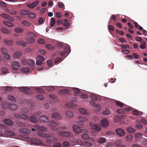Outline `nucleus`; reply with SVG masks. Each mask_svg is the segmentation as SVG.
Segmentation results:
<instances>
[{"instance_id":"37","label":"nucleus","mask_w":147,"mask_h":147,"mask_svg":"<svg viewBox=\"0 0 147 147\" xmlns=\"http://www.w3.org/2000/svg\"><path fill=\"white\" fill-rule=\"evenodd\" d=\"M106 139L103 137L100 138L98 140V142L100 144H102L106 142Z\"/></svg>"},{"instance_id":"50","label":"nucleus","mask_w":147,"mask_h":147,"mask_svg":"<svg viewBox=\"0 0 147 147\" xmlns=\"http://www.w3.org/2000/svg\"><path fill=\"white\" fill-rule=\"evenodd\" d=\"M28 16L31 18H34L36 16V15L35 13L33 12L29 13Z\"/></svg>"},{"instance_id":"38","label":"nucleus","mask_w":147,"mask_h":147,"mask_svg":"<svg viewBox=\"0 0 147 147\" xmlns=\"http://www.w3.org/2000/svg\"><path fill=\"white\" fill-rule=\"evenodd\" d=\"M22 24L27 26H30L31 23L29 22L26 20H24L22 22Z\"/></svg>"},{"instance_id":"15","label":"nucleus","mask_w":147,"mask_h":147,"mask_svg":"<svg viewBox=\"0 0 147 147\" xmlns=\"http://www.w3.org/2000/svg\"><path fill=\"white\" fill-rule=\"evenodd\" d=\"M58 134L60 135L63 136L64 137L67 138L69 137L71 135L70 132L68 131L64 132L63 131H60L58 132Z\"/></svg>"},{"instance_id":"19","label":"nucleus","mask_w":147,"mask_h":147,"mask_svg":"<svg viewBox=\"0 0 147 147\" xmlns=\"http://www.w3.org/2000/svg\"><path fill=\"white\" fill-rule=\"evenodd\" d=\"M72 89L73 91H74V94L75 96H78L80 93L82 92H81L80 89L78 88H73Z\"/></svg>"},{"instance_id":"10","label":"nucleus","mask_w":147,"mask_h":147,"mask_svg":"<svg viewBox=\"0 0 147 147\" xmlns=\"http://www.w3.org/2000/svg\"><path fill=\"white\" fill-rule=\"evenodd\" d=\"M40 121L42 123L47 122L49 121V117L45 115H41L40 116L39 118Z\"/></svg>"},{"instance_id":"20","label":"nucleus","mask_w":147,"mask_h":147,"mask_svg":"<svg viewBox=\"0 0 147 147\" xmlns=\"http://www.w3.org/2000/svg\"><path fill=\"white\" fill-rule=\"evenodd\" d=\"M34 128L36 129L42 131H46L47 129V128L45 127L38 125L35 126Z\"/></svg>"},{"instance_id":"16","label":"nucleus","mask_w":147,"mask_h":147,"mask_svg":"<svg viewBox=\"0 0 147 147\" xmlns=\"http://www.w3.org/2000/svg\"><path fill=\"white\" fill-rule=\"evenodd\" d=\"M17 45L21 46L23 47H25L26 46L27 43L23 40H19L17 41L16 42Z\"/></svg>"},{"instance_id":"28","label":"nucleus","mask_w":147,"mask_h":147,"mask_svg":"<svg viewBox=\"0 0 147 147\" xmlns=\"http://www.w3.org/2000/svg\"><path fill=\"white\" fill-rule=\"evenodd\" d=\"M3 23L5 25L9 27H12L13 26V24L9 22L4 21H3Z\"/></svg>"},{"instance_id":"23","label":"nucleus","mask_w":147,"mask_h":147,"mask_svg":"<svg viewBox=\"0 0 147 147\" xmlns=\"http://www.w3.org/2000/svg\"><path fill=\"white\" fill-rule=\"evenodd\" d=\"M34 62L33 60L32 59H28V65L29 66L32 68H34Z\"/></svg>"},{"instance_id":"8","label":"nucleus","mask_w":147,"mask_h":147,"mask_svg":"<svg viewBox=\"0 0 147 147\" xmlns=\"http://www.w3.org/2000/svg\"><path fill=\"white\" fill-rule=\"evenodd\" d=\"M115 132L120 136H123L125 134L124 130L121 128H118L116 129L115 130Z\"/></svg>"},{"instance_id":"35","label":"nucleus","mask_w":147,"mask_h":147,"mask_svg":"<svg viewBox=\"0 0 147 147\" xmlns=\"http://www.w3.org/2000/svg\"><path fill=\"white\" fill-rule=\"evenodd\" d=\"M7 98L9 100H11L13 102H15L16 101V99L15 97L11 95H8Z\"/></svg>"},{"instance_id":"7","label":"nucleus","mask_w":147,"mask_h":147,"mask_svg":"<svg viewBox=\"0 0 147 147\" xmlns=\"http://www.w3.org/2000/svg\"><path fill=\"white\" fill-rule=\"evenodd\" d=\"M1 16L2 18L6 19H8L11 22H13L14 20L13 18L7 14L2 13L1 14Z\"/></svg>"},{"instance_id":"45","label":"nucleus","mask_w":147,"mask_h":147,"mask_svg":"<svg viewBox=\"0 0 147 147\" xmlns=\"http://www.w3.org/2000/svg\"><path fill=\"white\" fill-rule=\"evenodd\" d=\"M55 23V20L53 18L51 19L50 25L51 27H53Z\"/></svg>"},{"instance_id":"60","label":"nucleus","mask_w":147,"mask_h":147,"mask_svg":"<svg viewBox=\"0 0 147 147\" xmlns=\"http://www.w3.org/2000/svg\"><path fill=\"white\" fill-rule=\"evenodd\" d=\"M62 59L61 57H58L56 58L55 59V63H57L59 61H61Z\"/></svg>"},{"instance_id":"52","label":"nucleus","mask_w":147,"mask_h":147,"mask_svg":"<svg viewBox=\"0 0 147 147\" xmlns=\"http://www.w3.org/2000/svg\"><path fill=\"white\" fill-rule=\"evenodd\" d=\"M47 48L50 49H55V47L53 45L50 44H48L46 46Z\"/></svg>"},{"instance_id":"40","label":"nucleus","mask_w":147,"mask_h":147,"mask_svg":"<svg viewBox=\"0 0 147 147\" xmlns=\"http://www.w3.org/2000/svg\"><path fill=\"white\" fill-rule=\"evenodd\" d=\"M133 139V137L130 135H128L126 136L125 140L128 141H131Z\"/></svg>"},{"instance_id":"63","label":"nucleus","mask_w":147,"mask_h":147,"mask_svg":"<svg viewBox=\"0 0 147 147\" xmlns=\"http://www.w3.org/2000/svg\"><path fill=\"white\" fill-rule=\"evenodd\" d=\"M65 106L67 107H73V105L70 102H68L65 104Z\"/></svg>"},{"instance_id":"25","label":"nucleus","mask_w":147,"mask_h":147,"mask_svg":"<svg viewBox=\"0 0 147 147\" xmlns=\"http://www.w3.org/2000/svg\"><path fill=\"white\" fill-rule=\"evenodd\" d=\"M7 12L12 15H15L16 14V12L11 8H8L6 9Z\"/></svg>"},{"instance_id":"41","label":"nucleus","mask_w":147,"mask_h":147,"mask_svg":"<svg viewBox=\"0 0 147 147\" xmlns=\"http://www.w3.org/2000/svg\"><path fill=\"white\" fill-rule=\"evenodd\" d=\"M14 31L17 33H21L23 32V30L21 28H16L14 29Z\"/></svg>"},{"instance_id":"55","label":"nucleus","mask_w":147,"mask_h":147,"mask_svg":"<svg viewBox=\"0 0 147 147\" xmlns=\"http://www.w3.org/2000/svg\"><path fill=\"white\" fill-rule=\"evenodd\" d=\"M47 63L48 65L50 67L52 66L53 63V61L51 59H48L47 61Z\"/></svg>"},{"instance_id":"64","label":"nucleus","mask_w":147,"mask_h":147,"mask_svg":"<svg viewBox=\"0 0 147 147\" xmlns=\"http://www.w3.org/2000/svg\"><path fill=\"white\" fill-rule=\"evenodd\" d=\"M44 21V19L42 17L40 18L38 20V23L39 24H42Z\"/></svg>"},{"instance_id":"1","label":"nucleus","mask_w":147,"mask_h":147,"mask_svg":"<svg viewBox=\"0 0 147 147\" xmlns=\"http://www.w3.org/2000/svg\"><path fill=\"white\" fill-rule=\"evenodd\" d=\"M38 135L41 137L46 138V142L48 143H51L52 142H54L56 141L57 140L53 136H50L47 134L44 133L42 132H39L38 133Z\"/></svg>"},{"instance_id":"53","label":"nucleus","mask_w":147,"mask_h":147,"mask_svg":"<svg viewBox=\"0 0 147 147\" xmlns=\"http://www.w3.org/2000/svg\"><path fill=\"white\" fill-rule=\"evenodd\" d=\"M20 118H23L25 119H28L29 117L27 115L24 114H20Z\"/></svg>"},{"instance_id":"14","label":"nucleus","mask_w":147,"mask_h":147,"mask_svg":"<svg viewBox=\"0 0 147 147\" xmlns=\"http://www.w3.org/2000/svg\"><path fill=\"white\" fill-rule=\"evenodd\" d=\"M39 3V1L36 0L31 4H28L26 5V6L32 9L36 7Z\"/></svg>"},{"instance_id":"39","label":"nucleus","mask_w":147,"mask_h":147,"mask_svg":"<svg viewBox=\"0 0 147 147\" xmlns=\"http://www.w3.org/2000/svg\"><path fill=\"white\" fill-rule=\"evenodd\" d=\"M3 56L4 58L7 60H9L11 58V56L7 53L3 55Z\"/></svg>"},{"instance_id":"59","label":"nucleus","mask_w":147,"mask_h":147,"mask_svg":"<svg viewBox=\"0 0 147 147\" xmlns=\"http://www.w3.org/2000/svg\"><path fill=\"white\" fill-rule=\"evenodd\" d=\"M69 143L67 141H64L63 143V145L64 147H67L69 145Z\"/></svg>"},{"instance_id":"29","label":"nucleus","mask_w":147,"mask_h":147,"mask_svg":"<svg viewBox=\"0 0 147 147\" xmlns=\"http://www.w3.org/2000/svg\"><path fill=\"white\" fill-rule=\"evenodd\" d=\"M59 92L61 94H66L67 95L69 94V91L67 89H63L60 90Z\"/></svg>"},{"instance_id":"27","label":"nucleus","mask_w":147,"mask_h":147,"mask_svg":"<svg viewBox=\"0 0 147 147\" xmlns=\"http://www.w3.org/2000/svg\"><path fill=\"white\" fill-rule=\"evenodd\" d=\"M65 115L69 118H72L74 116L73 114L71 112L69 111H67L66 112Z\"/></svg>"},{"instance_id":"17","label":"nucleus","mask_w":147,"mask_h":147,"mask_svg":"<svg viewBox=\"0 0 147 147\" xmlns=\"http://www.w3.org/2000/svg\"><path fill=\"white\" fill-rule=\"evenodd\" d=\"M20 130V132L26 134H30L31 132L30 129L25 128H21Z\"/></svg>"},{"instance_id":"11","label":"nucleus","mask_w":147,"mask_h":147,"mask_svg":"<svg viewBox=\"0 0 147 147\" xmlns=\"http://www.w3.org/2000/svg\"><path fill=\"white\" fill-rule=\"evenodd\" d=\"M90 125L93 129L97 131H99L101 129V127L99 125L91 123L90 124Z\"/></svg>"},{"instance_id":"3","label":"nucleus","mask_w":147,"mask_h":147,"mask_svg":"<svg viewBox=\"0 0 147 147\" xmlns=\"http://www.w3.org/2000/svg\"><path fill=\"white\" fill-rule=\"evenodd\" d=\"M78 144L81 146L85 147L90 146H92V144L88 142L82 141L80 139H78L77 140Z\"/></svg>"},{"instance_id":"44","label":"nucleus","mask_w":147,"mask_h":147,"mask_svg":"<svg viewBox=\"0 0 147 147\" xmlns=\"http://www.w3.org/2000/svg\"><path fill=\"white\" fill-rule=\"evenodd\" d=\"M19 89L21 91H28L30 90V89L26 87H20Z\"/></svg>"},{"instance_id":"33","label":"nucleus","mask_w":147,"mask_h":147,"mask_svg":"<svg viewBox=\"0 0 147 147\" xmlns=\"http://www.w3.org/2000/svg\"><path fill=\"white\" fill-rule=\"evenodd\" d=\"M127 130L129 133H133L135 131V129L131 126H129L127 127Z\"/></svg>"},{"instance_id":"34","label":"nucleus","mask_w":147,"mask_h":147,"mask_svg":"<svg viewBox=\"0 0 147 147\" xmlns=\"http://www.w3.org/2000/svg\"><path fill=\"white\" fill-rule=\"evenodd\" d=\"M111 112L109 109H106L105 110L103 111L102 114L104 115H108L110 114Z\"/></svg>"},{"instance_id":"54","label":"nucleus","mask_w":147,"mask_h":147,"mask_svg":"<svg viewBox=\"0 0 147 147\" xmlns=\"http://www.w3.org/2000/svg\"><path fill=\"white\" fill-rule=\"evenodd\" d=\"M61 144L59 142L54 143L53 145V147H61Z\"/></svg>"},{"instance_id":"49","label":"nucleus","mask_w":147,"mask_h":147,"mask_svg":"<svg viewBox=\"0 0 147 147\" xmlns=\"http://www.w3.org/2000/svg\"><path fill=\"white\" fill-rule=\"evenodd\" d=\"M8 104L7 102H4L1 103V106L3 109H5L8 106Z\"/></svg>"},{"instance_id":"4","label":"nucleus","mask_w":147,"mask_h":147,"mask_svg":"<svg viewBox=\"0 0 147 147\" xmlns=\"http://www.w3.org/2000/svg\"><path fill=\"white\" fill-rule=\"evenodd\" d=\"M73 130L76 134H79L81 133L83 130L82 127L77 125H74L72 127Z\"/></svg>"},{"instance_id":"21","label":"nucleus","mask_w":147,"mask_h":147,"mask_svg":"<svg viewBox=\"0 0 147 147\" xmlns=\"http://www.w3.org/2000/svg\"><path fill=\"white\" fill-rule=\"evenodd\" d=\"M22 55V53L19 51H17L14 53L13 55V57L14 58H20Z\"/></svg>"},{"instance_id":"12","label":"nucleus","mask_w":147,"mask_h":147,"mask_svg":"<svg viewBox=\"0 0 147 147\" xmlns=\"http://www.w3.org/2000/svg\"><path fill=\"white\" fill-rule=\"evenodd\" d=\"M52 117L55 120H60L62 119L61 115L57 113H53L52 115Z\"/></svg>"},{"instance_id":"51","label":"nucleus","mask_w":147,"mask_h":147,"mask_svg":"<svg viewBox=\"0 0 147 147\" xmlns=\"http://www.w3.org/2000/svg\"><path fill=\"white\" fill-rule=\"evenodd\" d=\"M2 32L5 34H8L9 33V32L8 30L5 28H3L1 30Z\"/></svg>"},{"instance_id":"42","label":"nucleus","mask_w":147,"mask_h":147,"mask_svg":"<svg viewBox=\"0 0 147 147\" xmlns=\"http://www.w3.org/2000/svg\"><path fill=\"white\" fill-rule=\"evenodd\" d=\"M81 137L84 140H88L90 138L89 136L86 134H84L82 135Z\"/></svg>"},{"instance_id":"47","label":"nucleus","mask_w":147,"mask_h":147,"mask_svg":"<svg viewBox=\"0 0 147 147\" xmlns=\"http://www.w3.org/2000/svg\"><path fill=\"white\" fill-rule=\"evenodd\" d=\"M63 25L65 28H67L69 26V21L68 20L65 19L63 23Z\"/></svg>"},{"instance_id":"5","label":"nucleus","mask_w":147,"mask_h":147,"mask_svg":"<svg viewBox=\"0 0 147 147\" xmlns=\"http://www.w3.org/2000/svg\"><path fill=\"white\" fill-rule=\"evenodd\" d=\"M12 69L15 71H18L19 69L20 65L18 61H15L13 62L11 64Z\"/></svg>"},{"instance_id":"61","label":"nucleus","mask_w":147,"mask_h":147,"mask_svg":"<svg viewBox=\"0 0 147 147\" xmlns=\"http://www.w3.org/2000/svg\"><path fill=\"white\" fill-rule=\"evenodd\" d=\"M117 112L119 114L124 113L125 112L124 108L122 109H118L117 111Z\"/></svg>"},{"instance_id":"58","label":"nucleus","mask_w":147,"mask_h":147,"mask_svg":"<svg viewBox=\"0 0 147 147\" xmlns=\"http://www.w3.org/2000/svg\"><path fill=\"white\" fill-rule=\"evenodd\" d=\"M38 42L40 44H44L45 43V41L42 39L40 38L38 40Z\"/></svg>"},{"instance_id":"57","label":"nucleus","mask_w":147,"mask_h":147,"mask_svg":"<svg viewBox=\"0 0 147 147\" xmlns=\"http://www.w3.org/2000/svg\"><path fill=\"white\" fill-rule=\"evenodd\" d=\"M90 97L92 99L96 100H97V97L94 94H92L90 95Z\"/></svg>"},{"instance_id":"2","label":"nucleus","mask_w":147,"mask_h":147,"mask_svg":"<svg viewBox=\"0 0 147 147\" xmlns=\"http://www.w3.org/2000/svg\"><path fill=\"white\" fill-rule=\"evenodd\" d=\"M59 124L58 122H56L53 121H50L49 123V125L51 127V129L54 131H58L59 130V127H56Z\"/></svg>"},{"instance_id":"18","label":"nucleus","mask_w":147,"mask_h":147,"mask_svg":"<svg viewBox=\"0 0 147 147\" xmlns=\"http://www.w3.org/2000/svg\"><path fill=\"white\" fill-rule=\"evenodd\" d=\"M4 122L5 124L9 126H11L13 124V122L12 121L9 119H5L4 120Z\"/></svg>"},{"instance_id":"43","label":"nucleus","mask_w":147,"mask_h":147,"mask_svg":"<svg viewBox=\"0 0 147 147\" xmlns=\"http://www.w3.org/2000/svg\"><path fill=\"white\" fill-rule=\"evenodd\" d=\"M115 104L117 106H119L120 107H123L124 104L120 101H117L115 102Z\"/></svg>"},{"instance_id":"32","label":"nucleus","mask_w":147,"mask_h":147,"mask_svg":"<svg viewBox=\"0 0 147 147\" xmlns=\"http://www.w3.org/2000/svg\"><path fill=\"white\" fill-rule=\"evenodd\" d=\"M29 69L28 67H23L21 69V71L24 73H26L29 71Z\"/></svg>"},{"instance_id":"36","label":"nucleus","mask_w":147,"mask_h":147,"mask_svg":"<svg viewBox=\"0 0 147 147\" xmlns=\"http://www.w3.org/2000/svg\"><path fill=\"white\" fill-rule=\"evenodd\" d=\"M10 108L13 110H16L18 108L17 105L14 104H10L9 105Z\"/></svg>"},{"instance_id":"56","label":"nucleus","mask_w":147,"mask_h":147,"mask_svg":"<svg viewBox=\"0 0 147 147\" xmlns=\"http://www.w3.org/2000/svg\"><path fill=\"white\" fill-rule=\"evenodd\" d=\"M79 111L80 113L83 114H86V110L83 108L80 109Z\"/></svg>"},{"instance_id":"26","label":"nucleus","mask_w":147,"mask_h":147,"mask_svg":"<svg viewBox=\"0 0 147 147\" xmlns=\"http://www.w3.org/2000/svg\"><path fill=\"white\" fill-rule=\"evenodd\" d=\"M4 42L7 45H12L13 42L11 40L5 39L4 40Z\"/></svg>"},{"instance_id":"13","label":"nucleus","mask_w":147,"mask_h":147,"mask_svg":"<svg viewBox=\"0 0 147 147\" xmlns=\"http://www.w3.org/2000/svg\"><path fill=\"white\" fill-rule=\"evenodd\" d=\"M36 37V35L34 34H33V36H31L30 37H28L26 39V40L29 43H32L34 42L35 40L34 38V37Z\"/></svg>"},{"instance_id":"31","label":"nucleus","mask_w":147,"mask_h":147,"mask_svg":"<svg viewBox=\"0 0 147 147\" xmlns=\"http://www.w3.org/2000/svg\"><path fill=\"white\" fill-rule=\"evenodd\" d=\"M1 50L3 55L7 53L8 51V49L5 47L1 48Z\"/></svg>"},{"instance_id":"48","label":"nucleus","mask_w":147,"mask_h":147,"mask_svg":"<svg viewBox=\"0 0 147 147\" xmlns=\"http://www.w3.org/2000/svg\"><path fill=\"white\" fill-rule=\"evenodd\" d=\"M6 134L7 135H9V137H10L15 135V134L14 132L10 131H8L7 132Z\"/></svg>"},{"instance_id":"46","label":"nucleus","mask_w":147,"mask_h":147,"mask_svg":"<svg viewBox=\"0 0 147 147\" xmlns=\"http://www.w3.org/2000/svg\"><path fill=\"white\" fill-rule=\"evenodd\" d=\"M46 89L49 91H52L55 90V88L53 86H49L46 87Z\"/></svg>"},{"instance_id":"62","label":"nucleus","mask_w":147,"mask_h":147,"mask_svg":"<svg viewBox=\"0 0 147 147\" xmlns=\"http://www.w3.org/2000/svg\"><path fill=\"white\" fill-rule=\"evenodd\" d=\"M37 57L39 59V60H41L42 61H43L45 60L43 57L41 55H38Z\"/></svg>"},{"instance_id":"9","label":"nucleus","mask_w":147,"mask_h":147,"mask_svg":"<svg viewBox=\"0 0 147 147\" xmlns=\"http://www.w3.org/2000/svg\"><path fill=\"white\" fill-rule=\"evenodd\" d=\"M79 121L78 122V123L80 125H83L84 122L88 120L87 118L84 116H80L79 117Z\"/></svg>"},{"instance_id":"6","label":"nucleus","mask_w":147,"mask_h":147,"mask_svg":"<svg viewBox=\"0 0 147 147\" xmlns=\"http://www.w3.org/2000/svg\"><path fill=\"white\" fill-rule=\"evenodd\" d=\"M31 142L33 144L36 145H41L42 146H46V145H45L43 144L42 143V142L41 141L38 139H33L31 140Z\"/></svg>"},{"instance_id":"24","label":"nucleus","mask_w":147,"mask_h":147,"mask_svg":"<svg viewBox=\"0 0 147 147\" xmlns=\"http://www.w3.org/2000/svg\"><path fill=\"white\" fill-rule=\"evenodd\" d=\"M29 12V11L27 10H22L20 12V15L21 16H24L28 15Z\"/></svg>"},{"instance_id":"22","label":"nucleus","mask_w":147,"mask_h":147,"mask_svg":"<svg viewBox=\"0 0 147 147\" xmlns=\"http://www.w3.org/2000/svg\"><path fill=\"white\" fill-rule=\"evenodd\" d=\"M101 124L102 127H107L108 125V121L105 119H103L101 121Z\"/></svg>"},{"instance_id":"30","label":"nucleus","mask_w":147,"mask_h":147,"mask_svg":"<svg viewBox=\"0 0 147 147\" xmlns=\"http://www.w3.org/2000/svg\"><path fill=\"white\" fill-rule=\"evenodd\" d=\"M30 120L32 122L34 123H37L38 121L37 119L34 116H31L30 118Z\"/></svg>"}]
</instances>
